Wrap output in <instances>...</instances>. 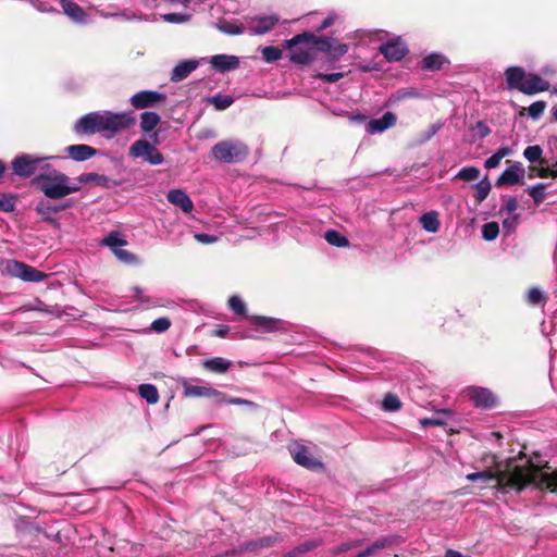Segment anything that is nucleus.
<instances>
[{"mask_svg": "<svg viewBox=\"0 0 557 557\" xmlns=\"http://www.w3.org/2000/svg\"><path fill=\"white\" fill-rule=\"evenodd\" d=\"M71 206V202H66L64 205H53L47 200H40L36 205V212L42 218L44 221L51 222L53 220V215L58 212L67 209Z\"/></svg>", "mask_w": 557, "mask_h": 557, "instance_id": "22", "label": "nucleus"}, {"mask_svg": "<svg viewBox=\"0 0 557 557\" xmlns=\"http://www.w3.org/2000/svg\"><path fill=\"white\" fill-rule=\"evenodd\" d=\"M209 63L213 70L223 74L236 70L239 66V58L231 54H215L209 59Z\"/></svg>", "mask_w": 557, "mask_h": 557, "instance_id": "15", "label": "nucleus"}, {"mask_svg": "<svg viewBox=\"0 0 557 557\" xmlns=\"http://www.w3.org/2000/svg\"><path fill=\"white\" fill-rule=\"evenodd\" d=\"M317 546H318V542L317 541H307L305 543H301L300 545H298L294 549L286 552L284 554V557H297L300 554H305V553H308V552L312 550Z\"/></svg>", "mask_w": 557, "mask_h": 557, "instance_id": "40", "label": "nucleus"}, {"mask_svg": "<svg viewBox=\"0 0 557 557\" xmlns=\"http://www.w3.org/2000/svg\"><path fill=\"white\" fill-rule=\"evenodd\" d=\"M466 393L474 407L490 409L497 405V397L486 387L470 386Z\"/></svg>", "mask_w": 557, "mask_h": 557, "instance_id": "9", "label": "nucleus"}, {"mask_svg": "<svg viewBox=\"0 0 557 557\" xmlns=\"http://www.w3.org/2000/svg\"><path fill=\"white\" fill-rule=\"evenodd\" d=\"M397 122V116L395 113L387 111L379 119H372L367 124V133L369 134H379L383 133L386 129L393 127Z\"/></svg>", "mask_w": 557, "mask_h": 557, "instance_id": "17", "label": "nucleus"}, {"mask_svg": "<svg viewBox=\"0 0 557 557\" xmlns=\"http://www.w3.org/2000/svg\"><path fill=\"white\" fill-rule=\"evenodd\" d=\"M480 170L475 166H465L456 174V178L465 182L476 181L480 177Z\"/></svg>", "mask_w": 557, "mask_h": 557, "instance_id": "39", "label": "nucleus"}, {"mask_svg": "<svg viewBox=\"0 0 557 557\" xmlns=\"http://www.w3.org/2000/svg\"><path fill=\"white\" fill-rule=\"evenodd\" d=\"M262 58L265 62L272 63L281 59L282 51L277 47L268 46L261 50Z\"/></svg>", "mask_w": 557, "mask_h": 557, "instance_id": "42", "label": "nucleus"}, {"mask_svg": "<svg viewBox=\"0 0 557 557\" xmlns=\"http://www.w3.org/2000/svg\"><path fill=\"white\" fill-rule=\"evenodd\" d=\"M545 185L542 183H539L534 186H531L527 189L530 197L533 198L535 202H541L545 198L544 194Z\"/></svg>", "mask_w": 557, "mask_h": 557, "instance_id": "51", "label": "nucleus"}, {"mask_svg": "<svg viewBox=\"0 0 557 557\" xmlns=\"http://www.w3.org/2000/svg\"><path fill=\"white\" fill-rule=\"evenodd\" d=\"M103 181H106V177L102 175H99L97 173H83L77 177V180L75 181V184H78V186H81L82 184L90 183V182L100 184Z\"/></svg>", "mask_w": 557, "mask_h": 557, "instance_id": "46", "label": "nucleus"}, {"mask_svg": "<svg viewBox=\"0 0 557 557\" xmlns=\"http://www.w3.org/2000/svg\"><path fill=\"white\" fill-rule=\"evenodd\" d=\"M518 208V201L512 196H503V207L500 211H506L507 213H513Z\"/></svg>", "mask_w": 557, "mask_h": 557, "instance_id": "54", "label": "nucleus"}, {"mask_svg": "<svg viewBox=\"0 0 557 557\" xmlns=\"http://www.w3.org/2000/svg\"><path fill=\"white\" fill-rule=\"evenodd\" d=\"M542 152L543 150L539 145L528 146L523 151V156L529 162L535 163L540 161Z\"/></svg>", "mask_w": 557, "mask_h": 557, "instance_id": "45", "label": "nucleus"}, {"mask_svg": "<svg viewBox=\"0 0 557 557\" xmlns=\"http://www.w3.org/2000/svg\"><path fill=\"white\" fill-rule=\"evenodd\" d=\"M549 89V83L540 75L529 73L525 82L520 87V91L524 95H535Z\"/></svg>", "mask_w": 557, "mask_h": 557, "instance_id": "18", "label": "nucleus"}, {"mask_svg": "<svg viewBox=\"0 0 557 557\" xmlns=\"http://www.w3.org/2000/svg\"><path fill=\"white\" fill-rule=\"evenodd\" d=\"M250 321L255 326H257V329L267 333H273L285 330V322L281 319L262 315H252L250 317Z\"/></svg>", "mask_w": 557, "mask_h": 557, "instance_id": "19", "label": "nucleus"}, {"mask_svg": "<svg viewBox=\"0 0 557 557\" xmlns=\"http://www.w3.org/2000/svg\"><path fill=\"white\" fill-rule=\"evenodd\" d=\"M474 131H478L480 138H485L490 135V127L482 121H478L473 127Z\"/></svg>", "mask_w": 557, "mask_h": 557, "instance_id": "60", "label": "nucleus"}, {"mask_svg": "<svg viewBox=\"0 0 557 557\" xmlns=\"http://www.w3.org/2000/svg\"><path fill=\"white\" fill-rule=\"evenodd\" d=\"M232 366V362L222 357H213L202 361V367L213 373H225Z\"/></svg>", "mask_w": 557, "mask_h": 557, "instance_id": "26", "label": "nucleus"}, {"mask_svg": "<svg viewBox=\"0 0 557 557\" xmlns=\"http://www.w3.org/2000/svg\"><path fill=\"white\" fill-rule=\"evenodd\" d=\"M518 215L513 214L512 216L506 218L503 221V227L507 230V232H512L516 228L517 225Z\"/></svg>", "mask_w": 557, "mask_h": 557, "instance_id": "63", "label": "nucleus"}, {"mask_svg": "<svg viewBox=\"0 0 557 557\" xmlns=\"http://www.w3.org/2000/svg\"><path fill=\"white\" fill-rule=\"evenodd\" d=\"M219 30L227 35H240L244 33L245 27L238 21H220L216 24Z\"/></svg>", "mask_w": 557, "mask_h": 557, "instance_id": "33", "label": "nucleus"}, {"mask_svg": "<svg viewBox=\"0 0 557 557\" xmlns=\"http://www.w3.org/2000/svg\"><path fill=\"white\" fill-rule=\"evenodd\" d=\"M129 154L133 158H141L152 165H159L163 162L162 153L149 141L138 139L129 148Z\"/></svg>", "mask_w": 557, "mask_h": 557, "instance_id": "7", "label": "nucleus"}, {"mask_svg": "<svg viewBox=\"0 0 557 557\" xmlns=\"http://www.w3.org/2000/svg\"><path fill=\"white\" fill-rule=\"evenodd\" d=\"M546 108V103L544 101H535L528 108V114L533 120H539L544 110Z\"/></svg>", "mask_w": 557, "mask_h": 557, "instance_id": "50", "label": "nucleus"}, {"mask_svg": "<svg viewBox=\"0 0 557 557\" xmlns=\"http://www.w3.org/2000/svg\"><path fill=\"white\" fill-rule=\"evenodd\" d=\"M278 22L280 17L276 14L256 16L252 20L251 34L264 35L272 30Z\"/></svg>", "mask_w": 557, "mask_h": 557, "instance_id": "20", "label": "nucleus"}, {"mask_svg": "<svg viewBox=\"0 0 557 557\" xmlns=\"http://www.w3.org/2000/svg\"><path fill=\"white\" fill-rule=\"evenodd\" d=\"M195 238L197 242H199L201 244H212L218 240L216 236L206 234V233H196Z\"/></svg>", "mask_w": 557, "mask_h": 557, "instance_id": "61", "label": "nucleus"}, {"mask_svg": "<svg viewBox=\"0 0 557 557\" xmlns=\"http://www.w3.org/2000/svg\"><path fill=\"white\" fill-rule=\"evenodd\" d=\"M379 50L389 62L400 61L408 53L406 44L399 37L380 45Z\"/></svg>", "mask_w": 557, "mask_h": 557, "instance_id": "12", "label": "nucleus"}, {"mask_svg": "<svg viewBox=\"0 0 557 557\" xmlns=\"http://www.w3.org/2000/svg\"><path fill=\"white\" fill-rule=\"evenodd\" d=\"M441 128V125L440 124H431L428 129H425L424 132H422L416 143L418 145H422L426 141H429Z\"/></svg>", "mask_w": 557, "mask_h": 557, "instance_id": "47", "label": "nucleus"}, {"mask_svg": "<svg viewBox=\"0 0 557 557\" xmlns=\"http://www.w3.org/2000/svg\"><path fill=\"white\" fill-rule=\"evenodd\" d=\"M114 256L122 262L126 264H132L136 262V256L129 252L128 250L123 249L122 247L114 252Z\"/></svg>", "mask_w": 557, "mask_h": 557, "instance_id": "56", "label": "nucleus"}, {"mask_svg": "<svg viewBox=\"0 0 557 557\" xmlns=\"http://www.w3.org/2000/svg\"><path fill=\"white\" fill-rule=\"evenodd\" d=\"M509 166L500 174L496 181V186H511L520 183L524 176V168L520 162L507 161Z\"/></svg>", "mask_w": 557, "mask_h": 557, "instance_id": "13", "label": "nucleus"}, {"mask_svg": "<svg viewBox=\"0 0 557 557\" xmlns=\"http://www.w3.org/2000/svg\"><path fill=\"white\" fill-rule=\"evenodd\" d=\"M466 479L470 482H494V487L502 493H519L525 487L557 493V471L547 466L540 468L531 461L509 463L506 470L497 473L488 470L469 473Z\"/></svg>", "mask_w": 557, "mask_h": 557, "instance_id": "1", "label": "nucleus"}, {"mask_svg": "<svg viewBox=\"0 0 557 557\" xmlns=\"http://www.w3.org/2000/svg\"><path fill=\"white\" fill-rule=\"evenodd\" d=\"M348 52V46L346 44H342L338 40H334V45L332 46L329 54L334 61L339 60L341 57Z\"/></svg>", "mask_w": 557, "mask_h": 557, "instance_id": "49", "label": "nucleus"}, {"mask_svg": "<svg viewBox=\"0 0 557 557\" xmlns=\"http://www.w3.org/2000/svg\"><path fill=\"white\" fill-rule=\"evenodd\" d=\"M169 202L181 208L184 212L189 213L194 209V203L189 196L182 189H172L166 196Z\"/></svg>", "mask_w": 557, "mask_h": 557, "instance_id": "25", "label": "nucleus"}, {"mask_svg": "<svg viewBox=\"0 0 557 557\" xmlns=\"http://www.w3.org/2000/svg\"><path fill=\"white\" fill-rule=\"evenodd\" d=\"M138 393L143 399H145L148 404L154 405L159 400V393L154 385L152 384H140L138 386Z\"/></svg>", "mask_w": 557, "mask_h": 557, "instance_id": "32", "label": "nucleus"}, {"mask_svg": "<svg viewBox=\"0 0 557 557\" xmlns=\"http://www.w3.org/2000/svg\"><path fill=\"white\" fill-rule=\"evenodd\" d=\"M556 362H557V359L554 358L552 360L549 379H550V383H552L553 387L557 389V366H556Z\"/></svg>", "mask_w": 557, "mask_h": 557, "instance_id": "64", "label": "nucleus"}, {"mask_svg": "<svg viewBox=\"0 0 557 557\" xmlns=\"http://www.w3.org/2000/svg\"><path fill=\"white\" fill-rule=\"evenodd\" d=\"M3 272L24 282L37 283L47 277L46 273L17 260H8L3 265Z\"/></svg>", "mask_w": 557, "mask_h": 557, "instance_id": "6", "label": "nucleus"}, {"mask_svg": "<svg viewBox=\"0 0 557 557\" xmlns=\"http://www.w3.org/2000/svg\"><path fill=\"white\" fill-rule=\"evenodd\" d=\"M184 394L188 397L212 398L216 405H223L225 394L210 386L185 385Z\"/></svg>", "mask_w": 557, "mask_h": 557, "instance_id": "14", "label": "nucleus"}, {"mask_svg": "<svg viewBox=\"0 0 557 557\" xmlns=\"http://www.w3.org/2000/svg\"><path fill=\"white\" fill-rule=\"evenodd\" d=\"M527 72L521 66H509L505 70L506 83L508 89H518L520 91V87L527 78Z\"/></svg>", "mask_w": 557, "mask_h": 557, "instance_id": "23", "label": "nucleus"}, {"mask_svg": "<svg viewBox=\"0 0 557 557\" xmlns=\"http://www.w3.org/2000/svg\"><path fill=\"white\" fill-rule=\"evenodd\" d=\"M203 59H201L202 61ZM200 60H184L180 62L171 72L172 82H181L191 74L199 65Z\"/></svg>", "mask_w": 557, "mask_h": 557, "instance_id": "21", "label": "nucleus"}, {"mask_svg": "<svg viewBox=\"0 0 557 557\" xmlns=\"http://www.w3.org/2000/svg\"><path fill=\"white\" fill-rule=\"evenodd\" d=\"M33 8L41 13H59V11L49 3L41 0H27Z\"/></svg>", "mask_w": 557, "mask_h": 557, "instance_id": "53", "label": "nucleus"}, {"mask_svg": "<svg viewBox=\"0 0 557 557\" xmlns=\"http://www.w3.org/2000/svg\"><path fill=\"white\" fill-rule=\"evenodd\" d=\"M324 238L330 245L335 246V247L349 246V240L335 230L326 231L324 234Z\"/></svg>", "mask_w": 557, "mask_h": 557, "instance_id": "36", "label": "nucleus"}, {"mask_svg": "<svg viewBox=\"0 0 557 557\" xmlns=\"http://www.w3.org/2000/svg\"><path fill=\"white\" fill-rule=\"evenodd\" d=\"M502 159L495 152L490 158H487L484 162V166L487 170L495 169L499 165Z\"/></svg>", "mask_w": 557, "mask_h": 557, "instance_id": "62", "label": "nucleus"}, {"mask_svg": "<svg viewBox=\"0 0 557 557\" xmlns=\"http://www.w3.org/2000/svg\"><path fill=\"white\" fill-rule=\"evenodd\" d=\"M166 96L162 92L154 91V90H141L136 94H134L129 102L133 108L137 110H143L147 108H153L160 102H163L165 100Z\"/></svg>", "mask_w": 557, "mask_h": 557, "instance_id": "10", "label": "nucleus"}, {"mask_svg": "<svg viewBox=\"0 0 557 557\" xmlns=\"http://www.w3.org/2000/svg\"><path fill=\"white\" fill-rule=\"evenodd\" d=\"M15 208L13 197L5 194H0V210L4 212H11Z\"/></svg>", "mask_w": 557, "mask_h": 557, "instance_id": "57", "label": "nucleus"}, {"mask_svg": "<svg viewBox=\"0 0 557 557\" xmlns=\"http://www.w3.org/2000/svg\"><path fill=\"white\" fill-rule=\"evenodd\" d=\"M474 199L476 201V203H481L482 201H484L490 191H491V188H492V185H491V182L488 181L487 176H485L483 180H481L480 182H478L476 184H474Z\"/></svg>", "mask_w": 557, "mask_h": 557, "instance_id": "34", "label": "nucleus"}, {"mask_svg": "<svg viewBox=\"0 0 557 557\" xmlns=\"http://www.w3.org/2000/svg\"><path fill=\"white\" fill-rule=\"evenodd\" d=\"M135 117L131 112L95 111L83 115L74 125L76 134H104L109 136L131 127Z\"/></svg>", "mask_w": 557, "mask_h": 557, "instance_id": "2", "label": "nucleus"}, {"mask_svg": "<svg viewBox=\"0 0 557 557\" xmlns=\"http://www.w3.org/2000/svg\"><path fill=\"white\" fill-rule=\"evenodd\" d=\"M344 76V73L342 72H336V73H330V74H326V73H319L317 75L318 78L326 82V83H335V82H338L341 78H343Z\"/></svg>", "mask_w": 557, "mask_h": 557, "instance_id": "59", "label": "nucleus"}, {"mask_svg": "<svg viewBox=\"0 0 557 557\" xmlns=\"http://www.w3.org/2000/svg\"><path fill=\"white\" fill-rule=\"evenodd\" d=\"M289 453L294 461L299 466L310 470H315L322 467V463L310 454L306 446L301 444L295 443L290 445Z\"/></svg>", "mask_w": 557, "mask_h": 557, "instance_id": "11", "label": "nucleus"}, {"mask_svg": "<svg viewBox=\"0 0 557 557\" xmlns=\"http://www.w3.org/2000/svg\"><path fill=\"white\" fill-rule=\"evenodd\" d=\"M208 101L214 106L215 110L222 111L231 107L234 102V98L228 95H215L208 99Z\"/></svg>", "mask_w": 557, "mask_h": 557, "instance_id": "38", "label": "nucleus"}, {"mask_svg": "<svg viewBox=\"0 0 557 557\" xmlns=\"http://www.w3.org/2000/svg\"><path fill=\"white\" fill-rule=\"evenodd\" d=\"M527 301L530 305L536 306L545 301L543 292L537 287H532L527 295Z\"/></svg>", "mask_w": 557, "mask_h": 557, "instance_id": "48", "label": "nucleus"}, {"mask_svg": "<svg viewBox=\"0 0 557 557\" xmlns=\"http://www.w3.org/2000/svg\"><path fill=\"white\" fill-rule=\"evenodd\" d=\"M383 409L385 411H397L401 407L399 398L394 394H386L383 399Z\"/></svg>", "mask_w": 557, "mask_h": 557, "instance_id": "44", "label": "nucleus"}, {"mask_svg": "<svg viewBox=\"0 0 557 557\" xmlns=\"http://www.w3.org/2000/svg\"><path fill=\"white\" fill-rule=\"evenodd\" d=\"M228 308L239 315H246L247 307L240 297L234 295L228 299Z\"/></svg>", "mask_w": 557, "mask_h": 557, "instance_id": "43", "label": "nucleus"}, {"mask_svg": "<svg viewBox=\"0 0 557 557\" xmlns=\"http://www.w3.org/2000/svg\"><path fill=\"white\" fill-rule=\"evenodd\" d=\"M314 57L309 49H296L290 52V61L296 64H309L313 61Z\"/></svg>", "mask_w": 557, "mask_h": 557, "instance_id": "35", "label": "nucleus"}, {"mask_svg": "<svg viewBox=\"0 0 557 557\" xmlns=\"http://www.w3.org/2000/svg\"><path fill=\"white\" fill-rule=\"evenodd\" d=\"M422 228L429 233H436L440 230L441 222L436 211H429L419 219Z\"/></svg>", "mask_w": 557, "mask_h": 557, "instance_id": "28", "label": "nucleus"}, {"mask_svg": "<svg viewBox=\"0 0 557 557\" xmlns=\"http://www.w3.org/2000/svg\"><path fill=\"white\" fill-rule=\"evenodd\" d=\"M335 38L322 37L318 38L311 33H302L294 36L292 39L286 41L287 48L296 47L300 44L313 45L318 50L329 53L334 45Z\"/></svg>", "mask_w": 557, "mask_h": 557, "instance_id": "8", "label": "nucleus"}, {"mask_svg": "<svg viewBox=\"0 0 557 557\" xmlns=\"http://www.w3.org/2000/svg\"><path fill=\"white\" fill-rule=\"evenodd\" d=\"M63 13L74 23L85 25L88 23V15L82 7L72 0H59Z\"/></svg>", "mask_w": 557, "mask_h": 557, "instance_id": "16", "label": "nucleus"}, {"mask_svg": "<svg viewBox=\"0 0 557 557\" xmlns=\"http://www.w3.org/2000/svg\"><path fill=\"white\" fill-rule=\"evenodd\" d=\"M163 20L169 23H184L189 20V15L183 13H168L163 15Z\"/></svg>", "mask_w": 557, "mask_h": 557, "instance_id": "58", "label": "nucleus"}, {"mask_svg": "<svg viewBox=\"0 0 557 557\" xmlns=\"http://www.w3.org/2000/svg\"><path fill=\"white\" fill-rule=\"evenodd\" d=\"M66 152L71 159L77 162L89 160L97 154V149L91 146L78 144L66 147Z\"/></svg>", "mask_w": 557, "mask_h": 557, "instance_id": "24", "label": "nucleus"}, {"mask_svg": "<svg viewBox=\"0 0 557 557\" xmlns=\"http://www.w3.org/2000/svg\"><path fill=\"white\" fill-rule=\"evenodd\" d=\"M171 326V321L169 318H159V319H156L151 325H150V330L156 332V333H163L165 331H168Z\"/></svg>", "mask_w": 557, "mask_h": 557, "instance_id": "52", "label": "nucleus"}, {"mask_svg": "<svg viewBox=\"0 0 557 557\" xmlns=\"http://www.w3.org/2000/svg\"><path fill=\"white\" fill-rule=\"evenodd\" d=\"M223 404L246 406L251 409L257 408V405L251 400L238 398V397H228L226 394H225V399L223 400Z\"/></svg>", "mask_w": 557, "mask_h": 557, "instance_id": "55", "label": "nucleus"}, {"mask_svg": "<svg viewBox=\"0 0 557 557\" xmlns=\"http://www.w3.org/2000/svg\"><path fill=\"white\" fill-rule=\"evenodd\" d=\"M448 63L447 58L442 53H430L422 60V69L426 71H438Z\"/></svg>", "mask_w": 557, "mask_h": 557, "instance_id": "27", "label": "nucleus"}, {"mask_svg": "<svg viewBox=\"0 0 557 557\" xmlns=\"http://www.w3.org/2000/svg\"><path fill=\"white\" fill-rule=\"evenodd\" d=\"M161 117L158 113L152 111H145L140 114V129L144 133L153 131L160 123Z\"/></svg>", "mask_w": 557, "mask_h": 557, "instance_id": "29", "label": "nucleus"}, {"mask_svg": "<svg viewBox=\"0 0 557 557\" xmlns=\"http://www.w3.org/2000/svg\"><path fill=\"white\" fill-rule=\"evenodd\" d=\"M52 158L22 153L12 160L11 166L15 175L28 178L35 175L37 171H40V173L46 172L45 165H50L47 161Z\"/></svg>", "mask_w": 557, "mask_h": 557, "instance_id": "5", "label": "nucleus"}, {"mask_svg": "<svg viewBox=\"0 0 557 557\" xmlns=\"http://www.w3.org/2000/svg\"><path fill=\"white\" fill-rule=\"evenodd\" d=\"M391 542L387 539H379L374 541L372 544H370L366 549L360 550L357 553L356 557H368L371 556L379 550L386 547Z\"/></svg>", "mask_w": 557, "mask_h": 557, "instance_id": "37", "label": "nucleus"}, {"mask_svg": "<svg viewBox=\"0 0 557 557\" xmlns=\"http://www.w3.org/2000/svg\"><path fill=\"white\" fill-rule=\"evenodd\" d=\"M249 150L240 140L230 139L216 143L212 149V157L224 163H238L246 159Z\"/></svg>", "mask_w": 557, "mask_h": 557, "instance_id": "4", "label": "nucleus"}, {"mask_svg": "<svg viewBox=\"0 0 557 557\" xmlns=\"http://www.w3.org/2000/svg\"><path fill=\"white\" fill-rule=\"evenodd\" d=\"M46 172H41L33 178V184L49 199H62L66 196L81 190V186L75 184L66 174L53 169L51 165H45Z\"/></svg>", "mask_w": 557, "mask_h": 557, "instance_id": "3", "label": "nucleus"}, {"mask_svg": "<svg viewBox=\"0 0 557 557\" xmlns=\"http://www.w3.org/2000/svg\"><path fill=\"white\" fill-rule=\"evenodd\" d=\"M498 234L499 225L496 222H488L482 226V237L487 242L496 239Z\"/></svg>", "mask_w": 557, "mask_h": 557, "instance_id": "41", "label": "nucleus"}, {"mask_svg": "<svg viewBox=\"0 0 557 557\" xmlns=\"http://www.w3.org/2000/svg\"><path fill=\"white\" fill-rule=\"evenodd\" d=\"M126 244L119 232H111L101 240V245L109 247L113 253Z\"/></svg>", "mask_w": 557, "mask_h": 557, "instance_id": "31", "label": "nucleus"}, {"mask_svg": "<svg viewBox=\"0 0 557 557\" xmlns=\"http://www.w3.org/2000/svg\"><path fill=\"white\" fill-rule=\"evenodd\" d=\"M277 537H278L277 534H275V535L264 536V537L256 540V541H250V542L242 545L239 552L242 553V552H247V550H253L258 547H269L277 541Z\"/></svg>", "mask_w": 557, "mask_h": 557, "instance_id": "30", "label": "nucleus"}]
</instances>
